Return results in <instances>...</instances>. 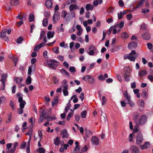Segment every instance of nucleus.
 <instances>
[{"mask_svg": "<svg viewBox=\"0 0 153 153\" xmlns=\"http://www.w3.org/2000/svg\"><path fill=\"white\" fill-rule=\"evenodd\" d=\"M69 70L71 72L74 73L76 71L75 68L73 66H71L69 68Z\"/></svg>", "mask_w": 153, "mask_h": 153, "instance_id": "obj_56", "label": "nucleus"}, {"mask_svg": "<svg viewBox=\"0 0 153 153\" xmlns=\"http://www.w3.org/2000/svg\"><path fill=\"white\" fill-rule=\"evenodd\" d=\"M143 140L142 135L141 132H139L137 133L136 136V143L139 145L141 144Z\"/></svg>", "mask_w": 153, "mask_h": 153, "instance_id": "obj_4", "label": "nucleus"}, {"mask_svg": "<svg viewBox=\"0 0 153 153\" xmlns=\"http://www.w3.org/2000/svg\"><path fill=\"white\" fill-rule=\"evenodd\" d=\"M102 3V0H95L93 2V5L94 7H97L98 6V4H101Z\"/></svg>", "mask_w": 153, "mask_h": 153, "instance_id": "obj_26", "label": "nucleus"}, {"mask_svg": "<svg viewBox=\"0 0 153 153\" xmlns=\"http://www.w3.org/2000/svg\"><path fill=\"white\" fill-rule=\"evenodd\" d=\"M150 145L149 143L146 142L143 145H140V147L141 149H143L149 147Z\"/></svg>", "mask_w": 153, "mask_h": 153, "instance_id": "obj_22", "label": "nucleus"}, {"mask_svg": "<svg viewBox=\"0 0 153 153\" xmlns=\"http://www.w3.org/2000/svg\"><path fill=\"white\" fill-rule=\"evenodd\" d=\"M60 13L59 12H55L53 17V21L54 23H56L59 19Z\"/></svg>", "mask_w": 153, "mask_h": 153, "instance_id": "obj_10", "label": "nucleus"}, {"mask_svg": "<svg viewBox=\"0 0 153 153\" xmlns=\"http://www.w3.org/2000/svg\"><path fill=\"white\" fill-rule=\"evenodd\" d=\"M49 111L48 110L42 108L39 112V114L40 115H42L43 117H44L46 118L49 114Z\"/></svg>", "mask_w": 153, "mask_h": 153, "instance_id": "obj_8", "label": "nucleus"}, {"mask_svg": "<svg viewBox=\"0 0 153 153\" xmlns=\"http://www.w3.org/2000/svg\"><path fill=\"white\" fill-rule=\"evenodd\" d=\"M124 22L123 21H121L120 22L119 24H117L116 25H115V33L117 32V30L116 29L117 27L121 28H122L124 26Z\"/></svg>", "mask_w": 153, "mask_h": 153, "instance_id": "obj_29", "label": "nucleus"}, {"mask_svg": "<svg viewBox=\"0 0 153 153\" xmlns=\"http://www.w3.org/2000/svg\"><path fill=\"white\" fill-rule=\"evenodd\" d=\"M124 59H128L131 61L134 62L135 60V56H129L128 54H126L124 56Z\"/></svg>", "mask_w": 153, "mask_h": 153, "instance_id": "obj_15", "label": "nucleus"}, {"mask_svg": "<svg viewBox=\"0 0 153 153\" xmlns=\"http://www.w3.org/2000/svg\"><path fill=\"white\" fill-rule=\"evenodd\" d=\"M99 139L95 136L92 137L91 140L92 145L95 146H98L99 144Z\"/></svg>", "mask_w": 153, "mask_h": 153, "instance_id": "obj_7", "label": "nucleus"}, {"mask_svg": "<svg viewBox=\"0 0 153 153\" xmlns=\"http://www.w3.org/2000/svg\"><path fill=\"white\" fill-rule=\"evenodd\" d=\"M34 19V16L33 14L31 13L29 16V21L32 22L33 21Z\"/></svg>", "mask_w": 153, "mask_h": 153, "instance_id": "obj_42", "label": "nucleus"}, {"mask_svg": "<svg viewBox=\"0 0 153 153\" xmlns=\"http://www.w3.org/2000/svg\"><path fill=\"white\" fill-rule=\"evenodd\" d=\"M124 75L130 74V69L129 67H125L123 68Z\"/></svg>", "mask_w": 153, "mask_h": 153, "instance_id": "obj_19", "label": "nucleus"}, {"mask_svg": "<svg viewBox=\"0 0 153 153\" xmlns=\"http://www.w3.org/2000/svg\"><path fill=\"white\" fill-rule=\"evenodd\" d=\"M138 148L135 145L131 146L130 151L132 153H138L139 151Z\"/></svg>", "mask_w": 153, "mask_h": 153, "instance_id": "obj_9", "label": "nucleus"}, {"mask_svg": "<svg viewBox=\"0 0 153 153\" xmlns=\"http://www.w3.org/2000/svg\"><path fill=\"white\" fill-rule=\"evenodd\" d=\"M45 4L48 8H51L52 6V3L50 0H47L45 1Z\"/></svg>", "mask_w": 153, "mask_h": 153, "instance_id": "obj_21", "label": "nucleus"}, {"mask_svg": "<svg viewBox=\"0 0 153 153\" xmlns=\"http://www.w3.org/2000/svg\"><path fill=\"white\" fill-rule=\"evenodd\" d=\"M68 13L66 11H63L62 12L61 16L62 17L65 18Z\"/></svg>", "mask_w": 153, "mask_h": 153, "instance_id": "obj_55", "label": "nucleus"}, {"mask_svg": "<svg viewBox=\"0 0 153 153\" xmlns=\"http://www.w3.org/2000/svg\"><path fill=\"white\" fill-rule=\"evenodd\" d=\"M45 35V32L44 31H41L40 33V36L39 40L42 39L44 37Z\"/></svg>", "mask_w": 153, "mask_h": 153, "instance_id": "obj_47", "label": "nucleus"}, {"mask_svg": "<svg viewBox=\"0 0 153 153\" xmlns=\"http://www.w3.org/2000/svg\"><path fill=\"white\" fill-rule=\"evenodd\" d=\"M35 68V65H31L30 66L28 69V75H30L32 73V69H34Z\"/></svg>", "mask_w": 153, "mask_h": 153, "instance_id": "obj_38", "label": "nucleus"}, {"mask_svg": "<svg viewBox=\"0 0 153 153\" xmlns=\"http://www.w3.org/2000/svg\"><path fill=\"white\" fill-rule=\"evenodd\" d=\"M108 77V75L106 74H105L104 76L101 75L98 76V79L100 80L103 81L107 78Z\"/></svg>", "mask_w": 153, "mask_h": 153, "instance_id": "obj_24", "label": "nucleus"}, {"mask_svg": "<svg viewBox=\"0 0 153 153\" xmlns=\"http://www.w3.org/2000/svg\"><path fill=\"white\" fill-rule=\"evenodd\" d=\"M107 101V99L105 96H102V105H105V102Z\"/></svg>", "mask_w": 153, "mask_h": 153, "instance_id": "obj_54", "label": "nucleus"}, {"mask_svg": "<svg viewBox=\"0 0 153 153\" xmlns=\"http://www.w3.org/2000/svg\"><path fill=\"white\" fill-rule=\"evenodd\" d=\"M7 74H4L2 75V77H1V81H5L6 79L7 78Z\"/></svg>", "mask_w": 153, "mask_h": 153, "instance_id": "obj_58", "label": "nucleus"}, {"mask_svg": "<svg viewBox=\"0 0 153 153\" xmlns=\"http://www.w3.org/2000/svg\"><path fill=\"white\" fill-rule=\"evenodd\" d=\"M135 51L134 50H132L131 51V52L129 53V54H128V55H129V56H135Z\"/></svg>", "mask_w": 153, "mask_h": 153, "instance_id": "obj_63", "label": "nucleus"}, {"mask_svg": "<svg viewBox=\"0 0 153 153\" xmlns=\"http://www.w3.org/2000/svg\"><path fill=\"white\" fill-rule=\"evenodd\" d=\"M12 145V143H8L6 145V150L7 151H9L10 150H9V149L10 148Z\"/></svg>", "mask_w": 153, "mask_h": 153, "instance_id": "obj_60", "label": "nucleus"}, {"mask_svg": "<svg viewBox=\"0 0 153 153\" xmlns=\"http://www.w3.org/2000/svg\"><path fill=\"white\" fill-rule=\"evenodd\" d=\"M117 15L118 19H121L122 18L123 15V13H122V11H121L120 13H118Z\"/></svg>", "mask_w": 153, "mask_h": 153, "instance_id": "obj_62", "label": "nucleus"}, {"mask_svg": "<svg viewBox=\"0 0 153 153\" xmlns=\"http://www.w3.org/2000/svg\"><path fill=\"white\" fill-rule=\"evenodd\" d=\"M58 99L57 97L54 98V100L52 101V105L54 106L55 105L58 103Z\"/></svg>", "mask_w": 153, "mask_h": 153, "instance_id": "obj_37", "label": "nucleus"}, {"mask_svg": "<svg viewBox=\"0 0 153 153\" xmlns=\"http://www.w3.org/2000/svg\"><path fill=\"white\" fill-rule=\"evenodd\" d=\"M54 33V32L53 31H48L47 33V36L48 38L50 39L51 38H53V36Z\"/></svg>", "mask_w": 153, "mask_h": 153, "instance_id": "obj_32", "label": "nucleus"}, {"mask_svg": "<svg viewBox=\"0 0 153 153\" xmlns=\"http://www.w3.org/2000/svg\"><path fill=\"white\" fill-rule=\"evenodd\" d=\"M62 91L64 96H66L68 95V89H63Z\"/></svg>", "mask_w": 153, "mask_h": 153, "instance_id": "obj_49", "label": "nucleus"}, {"mask_svg": "<svg viewBox=\"0 0 153 153\" xmlns=\"http://www.w3.org/2000/svg\"><path fill=\"white\" fill-rule=\"evenodd\" d=\"M67 80L66 79H64L62 82V87L63 89H68V85L67 84Z\"/></svg>", "mask_w": 153, "mask_h": 153, "instance_id": "obj_28", "label": "nucleus"}, {"mask_svg": "<svg viewBox=\"0 0 153 153\" xmlns=\"http://www.w3.org/2000/svg\"><path fill=\"white\" fill-rule=\"evenodd\" d=\"M60 138L58 137H56L53 140L54 144L56 146H59L61 143Z\"/></svg>", "mask_w": 153, "mask_h": 153, "instance_id": "obj_16", "label": "nucleus"}, {"mask_svg": "<svg viewBox=\"0 0 153 153\" xmlns=\"http://www.w3.org/2000/svg\"><path fill=\"white\" fill-rule=\"evenodd\" d=\"M69 9L70 11H72L74 10H79V7L76 4H72L69 6Z\"/></svg>", "mask_w": 153, "mask_h": 153, "instance_id": "obj_12", "label": "nucleus"}, {"mask_svg": "<svg viewBox=\"0 0 153 153\" xmlns=\"http://www.w3.org/2000/svg\"><path fill=\"white\" fill-rule=\"evenodd\" d=\"M61 134L62 135V137L63 138L68 137V134L67 130L66 129H63L61 131Z\"/></svg>", "mask_w": 153, "mask_h": 153, "instance_id": "obj_18", "label": "nucleus"}, {"mask_svg": "<svg viewBox=\"0 0 153 153\" xmlns=\"http://www.w3.org/2000/svg\"><path fill=\"white\" fill-rule=\"evenodd\" d=\"M86 111L84 110L81 113V115L82 118H86Z\"/></svg>", "mask_w": 153, "mask_h": 153, "instance_id": "obj_50", "label": "nucleus"}, {"mask_svg": "<svg viewBox=\"0 0 153 153\" xmlns=\"http://www.w3.org/2000/svg\"><path fill=\"white\" fill-rule=\"evenodd\" d=\"M23 78L21 77H15L14 78V80L18 84H20L22 83Z\"/></svg>", "mask_w": 153, "mask_h": 153, "instance_id": "obj_23", "label": "nucleus"}, {"mask_svg": "<svg viewBox=\"0 0 153 153\" xmlns=\"http://www.w3.org/2000/svg\"><path fill=\"white\" fill-rule=\"evenodd\" d=\"M74 44V42H71L69 44V47L71 50V52H74L75 51V49L74 48L73 49Z\"/></svg>", "mask_w": 153, "mask_h": 153, "instance_id": "obj_35", "label": "nucleus"}, {"mask_svg": "<svg viewBox=\"0 0 153 153\" xmlns=\"http://www.w3.org/2000/svg\"><path fill=\"white\" fill-rule=\"evenodd\" d=\"M73 113H72V112L69 113L68 114V115L67 117V120L69 121L70 119V118L72 117L73 116Z\"/></svg>", "mask_w": 153, "mask_h": 153, "instance_id": "obj_53", "label": "nucleus"}, {"mask_svg": "<svg viewBox=\"0 0 153 153\" xmlns=\"http://www.w3.org/2000/svg\"><path fill=\"white\" fill-rule=\"evenodd\" d=\"M48 19L47 18H45L42 21V25L43 26L46 27L48 25Z\"/></svg>", "mask_w": 153, "mask_h": 153, "instance_id": "obj_40", "label": "nucleus"}, {"mask_svg": "<svg viewBox=\"0 0 153 153\" xmlns=\"http://www.w3.org/2000/svg\"><path fill=\"white\" fill-rule=\"evenodd\" d=\"M128 36V33L126 32H123L121 35V37L124 40L127 39Z\"/></svg>", "mask_w": 153, "mask_h": 153, "instance_id": "obj_30", "label": "nucleus"}, {"mask_svg": "<svg viewBox=\"0 0 153 153\" xmlns=\"http://www.w3.org/2000/svg\"><path fill=\"white\" fill-rule=\"evenodd\" d=\"M144 2V1H143V0H140L139 3L137 4V6L135 7V9H136L139 8L142 6Z\"/></svg>", "mask_w": 153, "mask_h": 153, "instance_id": "obj_45", "label": "nucleus"}, {"mask_svg": "<svg viewBox=\"0 0 153 153\" xmlns=\"http://www.w3.org/2000/svg\"><path fill=\"white\" fill-rule=\"evenodd\" d=\"M138 105L141 108L143 107L145 105L144 101L142 100H139L138 101Z\"/></svg>", "mask_w": 153, "mask_h": 153, "instance_id": "obj_31", "label": "nucleus"}, {"mask_svg": "<svg viewBox=\"0 0 153 153\" xmlns=\"http://www.w3.org/2000/svg\"><path fill=\"white\" fill-rule=\"evenodd\" d=\"M18 144L17 142H15L14 144L13 147L10 149L9 151H7V153H14L15 151L16 147L18 146Z\"/></svg>", "mask_w": 153, "mask_h": 153, "instance_id": "obj_13", "label": "nucleus"}, {"mask_svg": "<svg viewBox=\"0 0 153 153\" xmlns=\"http://www.w3.org/2000/svg\"><path fill=\"white\" fill-rule=\"evenodd\" d=\"M137 45L135 42H132L129 43L128 45V47L130 49H134L136 48Z\"/></svg>", "mask_w": 153, "mask_h": 153, "instance_id": "obj_17", "label": "nucleus"}, {"mask_svg": "<svg viewBox=\"0 0 153 153\" xmlns=\"http://www.w3.org/2000/svg\"><path fill=\"white\" fill-rule=\"evenodd\" d=\"M28 121L32 126H33L35 123V120H33V117H32L28 119Z\"/></svg>", "mask_w": 153, "mask_h": 153, "instance_id": "obj_44", "label": "nucleus"}, {"mask_svg": "<svg viewBox=\"0 0 153 153\" xmlns=\"http://www.w3.org/2000/svg\"><path fill=\"white\" fill-rule=\"evenodd\" d=\"M23 40V38L21 36L19 37L17 39L16 42L18 44H20Z\"/></svg>", "mask_w": 153, "mask_h": 153, "instance_id": "obj_51", "label": "nucleus"}, {"mask_svg": "<svg viewBox=\"0 0 153 153\" xmlns=\"http://www.w3.org/2000/svg\"><path fill=\"white\" fill-rule=\"evenodd\" d=\"M126 18L128 20H130L132 18V16L131 13H130L126 15Z\"/></svg>", "mask_w": 153, "mask_h": 153, "instance_id": "obj_64", "label": "nucleus"}, {"mask_svg": "<svg viewBox=\"0 0 153 153\" xmlns=\"http://www.w3.org/2000/svg\"><path fill=\"white\" fill-rule=\"evenodd\" d=\"M147 74V72L146 71L142 70L139 72L138 75L140 77H142Z\"/></svg>", "mask_w": 153, "mask_h": 153, "instance_id": "obj_25", "label": "nucleus"}, {"mask_svg": "<svg viewBox=\"0 0 153 153\" xmlns=\"http://www.w3.org/2000/svg\"><path fill=\"white\" fill-rule=\"evenodd\" d=\"M133 136L134 135L133 134V133H131L129 135L128 137V140L129 142H131L132 141Z\"/></svg>", "mask_w": 153, "mask_h": 153, "instance_id": "obj_61", "label": "nucleus"}, {"mask_svg": "<svg viewBox=\"0 0 153 153\" xmlns=\"http://www.w3.org/2000/svg\"><path fill=\"white\" fill-rule=\"evenodd\" d=\"M124 78L126 81L128 82L129 81L130 79V74L124 75Z\"/></svg>", "mask_w": 153, "mask_h": 153, "instance_id": "obj_48", "label": "nucleus"}, {"mask_svg": "<svg viewBox=\"0 0 153 153\" xmlns=\"http://www.w3.org/2000/svg\"><path fill=\"white\" fill-rule=\"evenodd\" d=\"M10 59L13 60L15 66H16L17 62L18 60V58L17 57H12V58H10Z\"/></svg>", "mask_w": 153, "mask_h": 153, "instance_id": "obj_41", "label": "nucleus"}, {"mask_svg": "<svg viewBox=\"0 0 153 153\" xmlns=\"http://www.w3.org/2000/svg\"><path fill=\"white\" fill-rule=\"evenodd\" d=\"M37 151L39 152V153H45V150L43 148L41 147L39 148Z\"/></svg>", "mask_w": 153, "mask_h": 153, "instance_id": "obj_46", "label": "nucleus"}, {"mask_svg": "<svg viewBox=\"0 0 153 153\" xmlns=\"http://www.w3.org/2000/svg\"><path fill=\"white\" fill-rule=\"evenodd\" d=\"M80 147L79 146H75L74 149L73 150V153H76L79 151Z\"/></svg>", "mask_w": 153, "mask_h": 153, "instance_id": "obj_43", "label": "nucleus"}, {"mask_svg": "<svg viewBox=\"0 0 153 153\" xmlns=\"http://www.w3.org/2000/svg\"><path fill=\"white\" fill-rule=\"evenodd\" d=\"M82 79L88 83L90 84H94L95 82V79L91 76L89 75H85L83 76Z\"/></svg>", "mask_w": 153, "mask_h": 153, "instance_id": "obj_1", "label": "nucleus"}, {"mask_svg": "<svg viewBox=\"0 0 153 153\" xmlns=\"http://www.w3.org/2000/svg\"><path fill=\"white\" fill-rule=\"evenodd\" d=\"M124 97L126 98V100H127L128 103L131 106H133L134 105V103L131 102L130 100V96L128 94L127 91L124 92Z\"/></svg>", "mask_w": 153, "mask_h": 153, "instance_id": "obj_6", "label": "nucleus"}, {"mask_svg": "<svg viewBox=\"0 0 153 153\" xmlns=\"http://www.w3.org/2000/svg\"><path fill=\"white\" fill-rule=\"evenodd\" d=\"M147 121V117L145 115H143L140 116L138 122L139 125H143L145 124Z\"/></svg>", "mask_w": 153, "mask_h": 153, "instance_id": "obj_5", "label": "nucleus"}, {"mask_svg": "<svg viewBox=\"0 0 153 153\" xmlns=\"http://www.w3.org/2000/svg\"><path fill=\"white\" fill-rule=\"evenodd\" d=\"M18 101L20 103V107L24 108L26 103L25 100H23L22 97H19L18 98Z\"/></svg>", "mask_w": 153, "mask_h": 153, "instance_id": "obj_11", "label": "nucleus"}, {"mask_svg": "<svg viewBox=\"0 0 153 153\" xmlns=\"http://www.w3.org/2000/svg\"><path fill=\"white\" fill-rule=\"evenodd\" d=\"M31 83V79L30 76H28L26 80V83L27 85L30 84Z\"/></svg>", "mask_w": 153, "mask_h": 153, "instance_id": "obj_39", "label": "nucleus"}, {"mask_svg": "<svg viewBox=\"0 0 153 153\" xmlns=\"http://www.w3.org/2000/svg\"><path fill=\"white\" fill-rule=\"evenodd\" d=\"M33 130L32 128H30L27 131V132L25 134L26 135H30L32 134Z\"/></svg>", "mask_w": 153, "mask_h": 153, "instance_id": "obj_59", "label": "nucleus"}, {"mask_svg": "<svg viewBox=\"0 0 153 153\" xmlns=\"http://www.w3.org/2000/svg\"><path fill=\"white\" fill-rule=\"evenodd\" d=\"M19 0H10V4L12 6H16L19 4Z\"/></svg>", "mask_w": 153, "mask_h": 153, "instance_id": "obj_20", "label": "nucleus"}, {"mask_svg": "<svg viewBox=\"0 0 153 153\" xmlns=\"http://www.w3.org/2000/svg\"><path fill=\"white\" fill-rule=\"evenodd\" d=\"M6 30H3L0 33V38H3L6 35Z\"/></svg>", "mask_w": 153, "mask_h": 153, "instance_id": "obj_33", "label": "nucleus"}, {"mask_svg": "<svg viewBox=\"0 0 153 153\" xmlns=\"http://www.w3.org/2000/svg\"><path fill=\"white\" fill-rule=\"evenodd\" d=\"M56 63H58V62L54 59H51L48 61L47 64L48 65V67L55 69L57 67L58 65Z\"/></svg>", "mask_w": 153, "mask_h": 153, "instance_id": "obj_2", "label": "nucleus"}, {"mask_svg": "<svg viewBox=\"0 0 153 153\" xmlns=\"http://www.w3.org/2000/svg\"><path fill=\"white\" fill-rule=\"evenodd\" d=\"M85 131L86 136L88 138L92 134V132L89 130H88L85 128Z\"/></svg>", "mask_w": 153, "mask_h": 153, "instance_id": "obj_27", "label": "nucleus"}, {"mask_svg": "<svg viewBox=\"0 0 153 153\" xmlns=\"http://www.w3.org/2000/svg\"><path fill=\"white\" fill-rule=\"evenodd\" d=\"M53 51L56 53H59V48L58 47H55L53 48Z\"/></svg>", "mask_w": 153, "mask_h": 153, "instance_id": "obj_57", "label": "nucleus"}, {"mask_svg": "<svg viewBox=\"0 0 153 153\" xmlns=\"http://www.w3.org/2000/svg\"><path fill=\"white\" fill-rule=\"evenodd\" d=\"M88 49L90 51L88 52V53L90 55L92 56L93 55L95 52L96 54L98 52L97 48L94 45H91L90 46Z\"/></svg>", "mask_w": 153, "mask_h": 153, "instance_id": "obj_3", "label": "nucleus"}, {"mask_svg": "<svg viewBox=\"0 0 153 153\" xmlns=\"http://www.w3.org/2000/svg\"><path fill=\"white\" fill-rule=\"evenodd\" d=\"M38 133L39 138V139L40 140H41L42 139V131L40 130H39L38 131Z\"/></svg>", "mask_w": 153, "mask_h": 153, "instance_id": "obj_52", "label": "nucleus"}, {"mask_svg": "<svg viewBox=\"0 0 153 153\" xmlns=\"http://www.w3.org/2000/svg\"><path fill=\"white\" fill-rule=\"evenodd\" d=\"M142 38L144 40H148L150 39V35L147 32L143 33L141 36Z\"/></svg>", "mask_w": 153, "mask_h": 153, "instance_id": "obj_14", "label": "nucleus"}, {"mask_svg": "<svg viewBox=\"0 0 153 153\" xmlns=\"http://www.w3.org/2000/svg\"><path fill=\"white\" fill-rule=\"evenodd\" d=\"M86 9L87 10H92L93 9V6L90 4H87L86 6Z\"/></svg>", "mask_w": 153, "mask_h": 153, "instance_id": "obj_34", "label": "nucleus"}, {"mask_svg": "<svg viewBox=\"0 0 153 153\" xmlns=\"http://www.w3.org/2000/svg\"><path fill=\"white\" fill-rule=\"evenodd\" d=\"M61 73L65 76H69V74L64 69H62L60 70Z\"/></svg>", "mask_w": 153, "mask_h": 153, "instance_id": "obj_36", "label": "nucleus"}]
</instances>
